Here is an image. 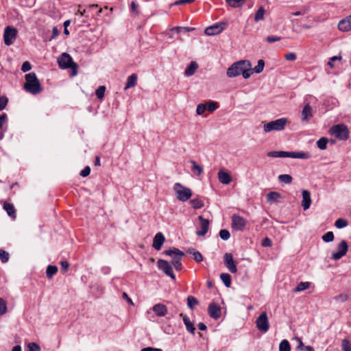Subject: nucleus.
I'll return each instance as SVG.
<instances>
[{"instance_id": "obj_1", "label": "nucleus", "mask_w": 351, "mask_h": 351, "mask_svg": "<svg viewBox=\"0 0 351 351\" xmlns=\"http://www.w3.org/2000/svg\"><path fill=\"white\" fill-rule=\"evenodd\" d=\"M226 74L229 77L242 74L244 79H248L252 75V64L247 60L236 62L228 69Z\"/></svg>"}, {"instance_id": "obj_2", "label": "nucleus", "mask_w": 351, "mask_h": 351, "mask_svg": "<svg viewBox=\"0 0 351 351\" xmlns=\"http://www.w3.org/2000/svg\"><path fill=\"white\" fill-rule=\"evenodd\" d=\"M25 82L24 84V89L36 95L43 90V88L35 73H29L25 76Z\"/></svg>"}, {"instance_id": "obj_3", "label": "nucleus", "mask_w": 351, "mask_h": 351, "mask_svg": "<svg viewBox=\"0 0 351 351\" xmlns=\"http://www.w3.org/2000/svg\"><path fill=\"white\" fill-rule=\"evenodd\" d=\"M332 136L340 141H346L349 138V130L347 125L344 124H337L330 129Z\"/></svg>"}, {"instance_id": "obj_4", "label": "nucleus", "mask_w": 351, "mask_h": 351, "mask_svg": "<svg viewBox=\"0 0 351 351\" xmlns=\"http://www.w3.org/2000/svg\"><path fill=\"white\" fill-rule=\"evenodd\" d=\"M173 190L176 194V197L179 201L186 202L192 196V191L189 188L184 186L179 182L173 186Z\"/></svg>"}, {"instance_id": "obj_5", "label": "nucleus", "mask_w": 351, "mask_h": 351, "mask_svg": "<svg viewBox=\"0 0 351 351\" xmlns=\"http://www.w3.org/2000/svg\"><path fill=\"white\" fill-rule=\"evenodd\" d=\"M58 65L62 69H71L74 75L76 74V69L77 68V63L73 61L71 56L66 53H63L58 60Z\"/></svg>"}, {"instance_id": "obj_6", "label": "nucleus", "mask_w": 351, "mask_h": 351, "mask_svg": "<svg viewBox=\"0 0 351 351\" xmlns=\"http://www.w3.org/2000/svg\"><path fill=\"white\" fill-rule=\"evenodd\" d=\"M287 119L286 118H280L275 121H271L264 125L263 129L265 132L271 131H281L284 130Z\"/></svg>"}, {"instance_id": "obj_7", "label": "nucleus", "mask_w": 351, "mask_h": 351, "mask_svg": "<svg viewBox=\"0 0 351 351\" xmlns=\"http://www.w3.org/2000/svg\"><path fill=\"white\" fill-rule=\"evenodd\" d=\"M18 31L12 26L5 27L3 33V41L5 45L10 46L17 37Z\"/></svg>"}, {"instance_id": "obj_8", "label": "nucleus", "mask_w": 351, "mask_h": 351, "mask_svg": "<svg viewBox=\"0 0 351 351\" xmlns=\"http://www.w3.org/2000/svg\"><path fill=\"white\" fill-rule=\"evenodd\" d=\"M310 157L311 154L308 152L278 151V158L308 159Z\"/></svg>"}, {"instance_id": "obj_9", "label": "nucleus", "mask_w": 351, "mask_h": 351, "mask_svg": "<svg viewBox=\"0 0 351 351\" xmlns=\"http://www.w3.org/2000/svg\"><path fill=\"white\" fill-rule=\"evenodd\" d=\"M256 326L258 330L262 332H266L269 328V323L266 312H263L256 320Z\"/></svg>"}, {"instance_id": "obj_10", "label": "nucleus", "mask_w": 351, "mask_h": 351, "mask_svg": "<svg viewBox=\"0 0 351 351\" xmlns=\"http://www.w3.org/2000/svg\"><path fill=\"white\" fill-rule=\"evenodd\" d=\"M158 269L162 271L167 276H169L172 280L176 279V276L173 271L172 266L170 263L162 259H159L157 262Z\"/></svg>"}, {"instance_id": "obj_11", "label": "nucleus", "mask_w": 351, "mask_h": 351, "mask_svg": "<svg viewBox=\"0 0 351 351\" xmlns=\"http://www.w3.org/2000/svg\"><path fill=\"white\" fill-rule=\"evenodd\" d=\"M247 223V221L239 215L234 214L232 216V228L237 231H242Z\"/></svg>"}, {"instance_id": "obj_12", "label": "nucleus", "mask_w": 351, "mask_h": 351, "mask_svg": "<svg viewBox=\"0 0 351 351\" xmlns=\"http://www.w3.org/2000/svg\"><path fill=\"white\" fill-rule=\"evenodd\" d=\"M348 250V243L345 240H343L337 245V252H332V258L335 260H339L346 254Z\"/></svg>"}, {"instance_id": "obj_13", "label": "nucleus", "mask_w": 351, "mask_h": 351, "mask_svg": "<svg viewBox=\"0 0 351 351\" xmlns=\"http://www.w3.org/2000/svg\"><path fill=\"white\" fill-rule=\"evenodd\" d=\"M225 28V23H217L206 27L204 30L205 34L214 36L221 33Z\"/></svg>"}, {"instance_id": "obj_14", "label": "nucleus", "mask_w": 351, "mask_h": 351, "mask_svg": "<svg viewBox=\"0 0 351 351\" xmlns=\"http://www.w3.org/2000/svg\"><path fill=\"white\" fill-rule=\"evenodd\" d=\"M224 263L228 270L234 274L237 271V266L233 261V256L230 253H226L224 255Z\"/></svg>"}, {"instance_id": "obj_15", "label": "nucleus", "mask_w": 351, "mask_h": 351, "mask_svg": "<svg viewBox=\"0 0 351 351\" xmlns=\"http://www.w3.org/2000/svg\"><path fill=\"white\" fill-rule=\"evenodd\" d=\"M208 314L210 316V317L217 319L221 317V310L220 306L213 302L209 304L208 308Z\"/></svg>"}, {"instance_id": "obj_16", "label": "nucleus", "mask_w": 351, "mask_h": 351, "mask_svg": "<svg viewBox=\"0 0 351 351\" xmlns=\"http://www.w3.org/2000/svg\"><path fill=\"white\" fill-rule=\"evenodd\" d=\"M198 219H199V223H200V228H201V230H197L196 232V234L198 236H204V235H205L207 233V232L208 230L209 220L204 219L201 215L198 217Z\"/></svg>"}, {"instance_id": "obj_17", "label": "nucleus", "mask_w": 351, "mask_h": 351, "mask_svg": "<svg viewBox=\"0 0 351 351\" xmlns=\"http://www.w3.org/2000/svg\"><path fill=\"white\" fill-rule=\"evenodd\" d=\"M165 241V238L162 232H158L153 241L152 246L156 250H160Z\"/></svg>"}, {"instance_id": "obj_18", "label": "nucleus", "mask_w": 351, "mask_h": 351, "mask_svg": "<svg viewBox=\"0 0 351 351\" xmlns=\"http://www.w3.org/2000/svg\"><path fill=\"white\" fill-rule=\"evenodd\" d=\"M163 254L171 257L173 261L176 260L178 257L184 256V253L178 248L172 247L163 252Z\"/></svg>"}, {"instance_id": "obj_19", "label": "nucleus", "mask_w": 351, "mask_h": 351, "mask_svg": "<svg viewBox=\"0 0 351 351\" xmlns=\"http://www.w3.org/2000/svg\"><path fill=\"white\" fill-rule=\"evenodd\" d=\"M311 204V193L307 190L302 191V206L304 210H306L309 208Z\"/></svg>"}, {"instance_id": "obj_20", "label": "nucleus", "mask_w": 351, "mask_h": 351, "mask_svg": "<svg viewBox=\"0 0 351 351\" xmlns=\"http://www.w3.org/2000/svg\"><path fill=\"white\" fill-rule=\"evenodd\" d=\"M338 29L341 32H348L351 30V20H350V16L339 21Z\"/></svg>"}, {"instance_id": "obj_21", "label": "nucleus", "mask_w": 351, "mask_h": 351, "mask_svg": "<svg viewBox=\"0 0 351 351\" xmlns=\"http://www.w3.org/2000/svg\"><path fill=\"white\" fill-rule=\"evenodd\" d=\"M312 117H313L312 108L308 104H307L304 106L303 110L302 111L301 119L304 122L308 121V119L310 118H311Z\"/></svg>"}, {"instance_id": "obj_22", "label": "nucleus", "mask_w": 351, "mask_h": 351, "mask_svg": "<svg viewBox=\"0 0 351 351\" xmlns=\"http://www.w3.org/2000/svg\"><path fill=\"white\" fill-rule=\"evenodd\" d=\"M218 179L219 181L223 184H228L232 180L230 175L223 170H220L218 172Z\"/></svg>"}, {"instance_id": "obj_23", "label": "nucleus", "mask_w": 351, "mask_h": 351, "mask_svg": "<svg viewBox=\"0 0 351 351\" xmlns=\"http://www.w3.org/2000/svg\"><path fill=\"white\" fill-rule=\"evenodd\" d=\"M153 311L159 317H163L167 313V306L160 303L155 304Z\"/></svg>"}, {"instance_id": "obj_24", "label": "nucleus", "mask_w": 351, "mask_h": 351, "mask_svg": "<svg viewBox=\"0 0 351 351\" xmlns=\"http://www.w3.org/2000/svg\"><path fill=\"white\" fill-rule=\"evenodd\" d=\"M267 202L269 204L278 203V199L281 198V195L276 191H271L266 195Z\"/></svg>"}, {"instance_id": "obj_25", "label": "nucleus", "mask_w": 351, "mask_h": 351, "mask_svg": "<svg viewBox=\"0 0 351 351\" xmlns=\"http://www.w3.org/2000/svg\"><path fill=\"white\" fill-rule=\"evenodd\" d=\"M180 316L182 317L183 322L186 326V330L191 334H194L195 328L193 323L190 321L189 317L187 315H184L183 313H181L180 315Z\"/></svg>"}, {"instance_id": "obj_26", "label": "nucleus", "mask_w": 351, "mask_h": 351, "mask_svg": "<svg viewBox=\"0 0 351 351\" xmlns=\"http://www.w3.org/2000/svg\"><path fill=\"white\" fill-rule=\"evenodd\" d=\"M137 79L138 77L136 73H133L131 75H130L127 79V82L124 89L127 90L130 88L134 87L136 85Z\"/></svg>"}, {"instance_id": "obj_27", "label": "nucleus", "mask_w": 351, "mask_h": 351, "mask_svg": "<svg viewBox=\"0 0 351 351\" xmlns=\"http://www.w3.org/2000/svg\"><path fill=\"white\" fill-rule=\"evenodd\" d=\"M198 68V65L195 62H191L185 69L184 74L186 76L193 75Z\"/></svg>"}, {"instance_id": "obj_28", "label": "nucleus", "mask_w": 351, "mask_h": 351, "mask_svg": "<svg viewBox=\"0 0 351 351\" xmlns=\"http://www.w3.org/2000/svg\"><path fill=\"white\" fill-rule=\"evenodd\" d=\"M190 162L192 164L191 170L196 176H200L203 173V167L199 165L193 160H191Z\"/></svg>"}, {"instance_id": "obj_29", "label": "nucleus", "mask_w": 351, "mask_h": 351, "mask_svg": "<svg viewBox=\"0 0 351 351\" xmlns=\"http://www.w3.org/2000/svg\"><path fill=\"white\" fill-rule=\"evenodd\" d=\"M186 252L189 254H193V258L195 261L199 263L203 261V256L202 254L199 252L195 250V249L189 248Z\"/></svg>"}, {"instance_id": "obj_30", "label": "nucleus", "mask_w": 351, "mask_h": 351, "mask_svg": "<svg viewBox=\"0 0 351 351\" xmlns=\"http://www.w3.org/2000/svg\"><path fill=\"white\" fill-rule=\"evenodd\" d=\"M3 208L9 216L15 217V210L12 204L5 202L3 204Z\"/></svg>"}, {"instance_id": "obj_31", "label": "nucleus", "mask_w": 351, "mask_h": 351, "mask_svg": "<svg viewBox=\"0 0 351 351\" xmlns=\"http://www.w3.org/2000/svg\"><path fill=\"white\" fill-rule=\"evenodd\" d=\"M311 283L308 282H301L294 289V292H300L304 291L310 287Z\"/></svg>"}, {"instance_id": "obj_32", "label": "nucleus", "mask_w": 351, "mask_h": 351, "mask_svg": "<svg viewBox=\"0 0 351 351\" xmlns=\"http://www.w3.org/2000/svg\"><path fill=\"white\" fill-rule=\"evenodd\" d=\"M265 10L263 6H261L258 10L256 12L254 15V21L258 22L264 19V14Z\"/></svg>"}, {"instance_id": "obj_33", "label": "nucleus", "mask_w": 351, "mask_h": 351, "mask_svg": "<svg viewBox=\"0 0 351 351\" xmlns=\"http://www.w3.org/2000/svg\"><path fill=\"white\" fill-rule=\"evenodd\" d=\"M220 278L223 281L226 287H229L231 285V276L227 273H222L220 274Z\"/></svg>"}, {"instance_id": "obj_34", "label": "nucleus", "mask_w": 351, "mask_h": 351, "mask_svg": "<svg viewBox=\"0 0 351 351\" xmlns=\"http://www.w3.org/2000/svg\"><path fill=\"white\" fill-rule=\"evenodd\" d=\"M58 271V267L56 265H48L46 270V276L51 278Z\"/></svg>"}, {"instance_id": "obj_35", "label": "nucleus", "mask_w": 351, "mask_h": 351, "mask_svg": "<svg viewBox=\"0 0 351 351\" xmlns=\"http://www.w3.org/2000/svg\"><path fill=\"white\" fill-rule=\"evenodd\" d=\"M245 0H228V5L231 6L232 8H240L241 7Z\"/></svg>"}, {"instance_id": "obj_36", "label": "nucleus", "mask_w": 351, "mask_h": 351, "mask_svg": "<svg viewBox=\"0 0 351 351\" xmlns=\"http://www.w3.org/2000/svg\"><path fill=\"white\" fill-rule=\"evenodd\" d=\"M279 351H291V346L288 340L283 339L280 343Z\"/></svg>"}, {"instance_id": "obj_37", "label": "nucleus", "mask_w": 351, "mask_h": 351, "mask_svg": "<svg viewBox=\"0 0 351 351\" xmlns=\"http://www.w3.org/2000/svg\"><path fill=\"white\" fill-rule=\"evenodd\" d=\"M198 304L199 302L195 297L191 295L187 297V305L189 308L193 309L195 306Z\"/></svg>"}, {"instance_id": "obj_38", "label": "nucleus", "mask_w": 351, "mask_h": 351, "mask_svg": "<svg viewBox=\"0 0 351 351\" xmlns=\"http://www.w3.org/2000/svg\"><path fill=\"white\" fill-rule=\"evenodd\" d=\"M264 66H265L264 60H261V59L259 60L258 61L257 65L254 69H252V73L255 72L256 73H261L263 71Z\"/></svg>"}, {"instance_id": "obj_39", "label": "nucleus", "mask_w": 351, "mask_h": 351, "mask_svg": "<svg viewBox=\"0 0 351 351\" xmlns=\"http://www.w3.org/2000/svg\"><path fill=\"white\" fill-rule=\"evenodd\" d=\"M191 206L195 209H199L204 206V202L199 199H193L190 201Z\"/></svg>"}, {"instance_id": "obj_40", "label": "nucleus", "mask_w": 351, "mask_h": 351, "mask_svg": "<svg viewBox=\"0 0 351 351\" xmlns=\"http://www.w3.org/2000/svg\"><path fill=\"white\" fill-rule=\"evenodd\" d=\"M278 180L285 184H290L291 183L293 178L289 174H282L278 176Z\"/></svg>"}, {"instance_id": "obj_41", "label": "nucleus", "mask_w": 351, "mask_h": 351, "mask_svg": "<svg viewBox=\"0 0 351 351\" xmlns=\"http://www.w3.org/2000/svg\"><path fill=\"white\" fill-rule=\"evenodd\" d=\"M328 139L325 137H322L317 141V147L322 150H324L326 149Z\"/></svg>"}, {"instance_id": "obj_42", "label": "nucleus", "mask_w": 351, "mask_h": 351, "mask_svg": "<svg viewBox=\"0 0 351 351\" xmlns=\"http://www.w3.org/2000/svg\"><path fill=\"white\" fill-rule=\"evenodd\" d=\"M106 91V87L104 86H100L95 91V94L97 97L102 100L104 97V94Z\"/></svg>"}, {"instance_id": "obj_43", "label": "nucleus", "mask_w": 351, "mask_h": 351, "mask_svg": "<svg viewBox=\"0 0 351 351\" xmlns=\"http://www.w3.org/2000/svg\"><path fill=\"white\" fill-rule=\"evenodd\" d=\"M335 226L339 229L345 228L348 226V221L346 219L339 218L336 220Z\"/></svg>"}, {"instance_id": "obj_44", "label": "nucleus", "mask_w": 351, "mask_h": 351, "mask_svg": "<svg viewBox=\"0 0 351 351\" xmlns=\"http://www.w3.org/2000/svg\"><path fill=\"white\" fill-rule=\"evenodd\" d=\"M7 302L5 300L0 298V315H3L7 313Z\"/></svg>"}, {"instance_id": "obj_45", "label": "nucleus", "mask_w": 351, "mask_h": 351, "mask_svg": "<svg viewBox=\"0 0 351 351\" xmlns=\"http://www.w3.org/2000/svg\"><path fill=\"white\" fill-rule=\"evenodd\" d=\"M206 109L210 112H213L218 108V104L216 101H210L205 104Z\"/></svg>"}, {"instance_id": "obj_46", "label": "nucleus", "mask_w": 351, "mask_h": 351, "mask_svg": "<svg viewBox=\"0 0 351 351\" xmlns=\"http://www.w3.org/2000/svg\"><path fill=\"white\" fill-rule=\"evenodd\" d=\"M322 239L324 242L326 243L332 241L334 240L333 232L331 231L327 232L322 236Z\"/></svg>"}, {"instance_id": "obj_47", "label": "nucleus", "mask_w": 351, "mask_h": 351, "mask_svg": "<svg viewBox=\"0 0 351 351\" xmlns=\"http://www.w3.org/2000/svg\"><path fill=\"white\" fill-rule=\"evenodd\" d=\"M341 348L343 351H351V343L347 339H343L341 342Z\"/></svg>"}, {"instance_id": "obj_48", "label": "nucleus", "mask_w": 351, "mask_h": 351, "mask_svg": "<svg viewBox=\"0 0 351 351\" xmlns=\"http://www.w3.org/2000/svg\"><path fill=\"white\" fill-rule=\"evenodd\" d=\"M193 27H176L173 28V30L176 33H180L181 32H189L193 31Z\"/></svg>"}, {"instance_id": "obj_49", "label": "nucleus", "mask_w": 351, "mask_h": 351, "mask_svg": "<svg viewBox=\"0 0 351 351\" xmlns=\"http://www.w3.org/2000/svg\"><path fill=\"white\" fill-rule=\"evenodd\" d=\"M219 237L221 239L227 241L230 237V234L228 230L226 229L221 230L219 232Z\"/></svg>"}, {"instance_id": "obj_50", "label": "nucleus", "mask_w": 351, "mask_h": 351, "mask_svg": "<svg viewBox=\"0 0 351 351\" xmlns=\"http://www.w3.org/2000/svg\"><path fill=\"white\" fill-rule=\"evenodd\" d=\"M8 103V98L5 95L0 96V111L3 110Z\"/></svg>"}, {"instance_id": "obj_51", "label": "nucleus", "mask_w": 351, "mask_h": 351, "mask_svg": "<svg viewBox=\"0 0 351 351\" xmlns=\"http://www.w3.org/2000/svg\"><path fill=\"white\" fill-rule=\"evenodd\" d=\"M26 351H40V346L36 343H29L27 345V350Z\"/></svg>"}, {"instance_id": "obj_52", "label": "nucleus", "mask_w": 351, "mask_h": 351, "mask_svg": "<svg viewBox=\"0 0 351 351\" xmlns=\"http://www.w3.org/2000/svg\"><path fill=\"white\" fill-rule=\"evenodd\" d=\"M182 258V257H178V258H176V260H175L172 262L173 267L178 271L181 270L182 267V265L181 263Z\"/></svg>"}, {"instance_id": "obj_53", "label": "nucleus", "mask_w": 351, "mask_h": 351, "mask_svg": "<svg viewBox=\"0 0 351 351\" xmlns=\"http://www.w3.org/2000/svg\"><path fill=\"white\" fill-rule=\"evenodd\" d=\"M0 259L2 263H6L9 260V254L5 250H0Z\"/></svg>"}, {"instance_id": "obj_54", "label": "nucleus", "mask_w": 351, "mask_h": 351, "mask_svg": "<svg viewBox=\"0 0 351 351\" xmlns=\"http://www.w3.org/2000/svg\"><path fill=\"white\" fill-rule=\"evenodd\" d=\"M348 295L341 293L333 298V300L336 302H343L348 300Z\"/></svg>"}, {"instance_id": "obj_55", "label": "nucleus", "mask_w": 351, "mask_h": 351, "mask_svg": "<svg viewBox=\"0 0 351 351\" xmlns=\"http://www.w3.org/2000/svg\"><path fill=\"white\" fill-rule=\"evenodd\" d=\"M88 10L90 11H91V12H95L97 15H99L100 13L102 12V9L101 8H98V5L97 4L90 5L88 7Z\"/></svg>"}, {"instance_id": "obj_56", "label": "nucleus", "mask_w": 351, "mask_h": 351, "mask_svg": "<svg viewBox=\"0 0 351 351\" xmlns=\"http://www.w3.org/2000/svg\"><path fill=\"white\" fill-rule=\"evenodd\" d=\"M32 69V65L29 62L25 61L23 63L21 71L24 73L27 72Z\"/></svg>"}, {"instance_id": "obj_57", "label": "nucleus", "mask_w": 351, "mask_h": 351, "mask_svg": "<svg viewBox=\"0 0 351 351\" xmlns=\"http://www.w3.org/2000/svg\"><path fill=\"white\" fill-rule=\"evenodd\" d=\"M206 110V106L205 104H199L197 106V109H196V113L198 114V115H202L204 112L205 110Z\"/></svg>"}, {"instance_id": "obj_58", "label": "nucleus", "mask_w": 351, "mask_h": 351, "mask_svg": "<svg viewBox=\"0 0 351 351\" xmlns=\"http://www.w3.org/2000/svg\"><path fill=\"white\" fill-rule=\"evenodd\" d=\"M281 40V37L275 36H269L266 38L267 43H271Z\"/></svg>"}, {"instance_id": "obj_59", "label": "nucleus", "mask_w": 351, "mask_h": 351, "mask_svg": "<svg viewBox=\"0 0 351 351\" xmlns=\"http://www.w3.org/2000/svg\"><path fill=\"white\" fill-rule=\"evenodd\" d=\"M60 265H61V271L62 272L67 271L69 267V263H68V261H61Z\"/></svg>"}, {"instance_id": "obj_60", "label": "nucleus", "mask_w": 351, "mask_h": 351, "mask_svg": "<svg viewBox=\"0 0 351 351\" xmlns=\"http://www.w3.org/2000/svg\"><path fill=\"white\" fill-rule=\"evenodd\" d=\"M272 245V242L271 239L268 237H265L262 241V245L263 247H271Z\"/></svg>"}, {"instance_id": "obj_61", "label": "nucleus", "mask_w": 351, "mask_h": 351, "mask_svg": "<svg viewBox=\"0 0 351 351\" xmlns=\"http://www.w3.org/2000/svg\"><path fill=\"white\" fill-rule=\"evenodd\" d=\"M296 54L295 53H288L285 55V59L289 61H294L296 60Z\"/></svg>"}, {"instance_id": "obj_62", "label": "nucleus", "mask_w": 351, "mask_h": 351, "mask_svg": "<svg viewBox=\"0 0 351 351\" xmlns=\"http://www.w3.org/2000/svg\"><path fill=\"white\" fill-rule=\"evenodd\" d=\"M90 173V168L89 166H86L84 167V169L81 171L80 176L82 177H86L88 176Z\"/></svg>"}, {"instance_id": "obj_63", "label": "nucleus", "mask_w": 351, "mask_h": 351, "mask_svg": "<svg viewBox=\"0 0 351 351\" xmlns=\"http://www.w3.org/2000/svg\"><path fill=\"white\" fill-rule=\"evenodd\" d=\"M59 34H60V30L56 27H53V29H52V36L49 38V40H51L52 39H54L55 38H56L59 35Z\"/></svg>"}, {"instance_id": "obj_64", "label": "nucleus", "mask_w": 351, "mask_h": 351, "mask_svg": "<svg viewBox=\"0 0 351 351\" xmlns=\"http://www.w3.org/2000/svg\"><path fill=\"white\" fill-rule=\"evenodd\" d=\"M6 119H7L6 114L3 113L1 115H0V129L3 126V123L6 121Z\"/></svg>"}]
</instances>
